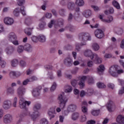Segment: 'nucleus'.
<instances>
[{
  "instance_id": "42",
  "label": "nucleus",
  "mask_w": 124,
  "mask_h": 124,
  "mask_svg": "<svg viewBox=\"0 0 124 124\" xmlns=\"http://www.w3.org/2000/svg\"><path fill=\"white\" fill-rule=\"evenodd\" d=\"M19 65L21 67H25L27 66V62L24 60H20L19 62Z\"/></svg>"
},
{
  "instance_id": "49",
  "label": "nucleus",
  "mask_w": 124,
  "mask_h": 124,
  "mask_svg": "<svg viewBox=\"0 0 124 124\" xmlns=\"http://www.w3.org/2000/svg\"><path fill=\"white\" fill-rule=\"evenodd\" d=\"M67 30H69L70 31L73 32L75 31V28L72 25H69L67 27Z\"/></svg>"
},
{
  "instance_id": "45",
  "label": "nucleus",
  "mask_w": 124,
  "mask_h": 124,
  "mask_svg": "<svg viewBox=\"0 0 124 124\" xmlns=\"http://www.w3.org/2000/svg\"><path fill=\"white\" fill-rule=\"evenodd\" d=\"M79 81V78H77L76 79H73L72 80L71 84L73 87H75Z\"/></svg>"
},
{
  "instance_id": "33",
  "label": "nucleus",
  "mask_w": 124,
  "mask_h": 124,
  "mask_svg": "<svg viewBox=\"0 0 124 124\" xmlns=\"http://www.w3.org/2000/svg\"><path fill=\"white\" fill-rule=\"evenodd\" d=\"M6 93L8 94H13L14 93V89L12 87H9L6 90Z\"/></svg>"
},
{
  "instance_id": "19",
  "label": "nucleus",
  "mask_w": 124,
  "mask_h": 124,
  "mask_svg": "<svg viewBox=\"0 0 124 124\" xmlns=\"http://www.w3.org/2000/svg\"><path fill=\"white\" fill-rule=\"evenodd\" d=\"M5 51L8 55H11L15 51V47L12 46H8L5 48Z\"/></svg>"
},
{
  "instance_id": "53",
  "label": "nucleus",
  "mask_w": 124,
  "mask_h": 124,
  "mask_svg": "<svg viewBox=\"0 0 124 124\" xmlns=\"http://www.w3.org/2000/svg\"><path fill=\"white\" fill-rule=\"evenodd\" d=\"M56 87H57V84L56 83V82H54L50 88L51 92H54L56 90Z\"/></svg>"
},
{
  "instance_id": "32",
  "label": "nucleus",
  "mask_w": 124,
  "mask_h": 124,
  "mask_svg": "<svg viewBox=\"0 0 124 124\" xmlns=\"http://www.w3.org/2000/svg\"><path fill=\"white\" fill-rule=\"evenodd\" d=\"M11 65L13 67H16L18 65V62L17 59H14L11 61Z\"/></svg>"
},
{
  "instance_id": "58",
  "label": "nucleus",
  "mask_w": 124,
  "mask_h": 124,
  "mask_svg": "<svg viewBox=\"0 0 124 124\" xmlns=\"http://www.w3.org/2000/svg\"><path fill=\"white\" fill-rule=\"evenodd\" d=\"M68 1H69V0H61L60 3L62 5H66Z\"/></svg>"
},
{
  "instance_id": "62",
  "label": "nucleus",
  "mask_w": 124,
  "mask_h": 124,
  "mask_svg": "<svg viewBox=\"0 0 124 124\" xmlns=\"http://www.w3.org/2000/svg\"><path fill=\"white\" fill-rule=\"evenodd\" d=\"M30 82H33V81H37V78L35 76H32L29 78Z\"/></svg>"
},
{
  "instance_id": "40",
  "label": "nucleus",
  "mask_w": 124,
  "mask_h": 124,
  "mask_svg": "<svg viewBox=\"0 0 124 124\" xmlns=\"http://www.w3.org/2000/svg\"><path fill=\"white\" fill-rule=\"evenodd\" d=\"M93 89L92 88H89L87 90V92L86 94L88 96H91V95H93Z\"/></svg>"
},
{
  "instance_id": "60",
  "label": "nucleus",
  "mask_w": 124,
  "mask_h": 124,
  "mask_svg": "<svg viewBox=\"0 0 124 124\" xmlns=\"http://www.w3.org/2000/svg\"><path fill=\"white\" fill-rule=\"evenodd\" d=\"M29 82H31L29 78H27L23 81L22 84L23 86H27V85L29 84Z\"/></svg>"
},
{
  "instance_id": "2",
  "label": "nucleus",
  "mask_w": 124,
  "mask_h": 124,
  "mask_svg": "<svg viewBox=\"0 0 124 124\" xmlns=\"http://www.w3.org/2000/svg\"><path fill=\"white\" fill-rule=\"evenodd\" d=\"M79 38L81 41H82L80 43L81 46H85L87 45V41H90L92 40V36L88 33H82L79 35Z\"/></svg>"
},
{
  "instance_id": "3",
  "label": "nucleus",
  "mask_w": 124,
  "mask_h": 124,
  "mask_svg": "<svg viewBox=\"0 0 124 124\" xmlns=\"http://www.w3.org/2000/svg\"><path fill=\"white\" fill-rule=\"evenodd\" d=\"M41 108V106L39 104H36L34 105L33 107V112L32 114H31V119H33V120H35L38 117V114L39 113L38 112V110Z\"/></svg>"
},
{
  "instance_id": "35",
  "label": "nucleus",
  "mask_w": 124,
  "mask_h": 124,
  "mask_svg": "<svg viewBox=\"0 0 124 124\" xmlns=\"http://www.w3.org/2000/svg\"><path fill=\"white\" fill-rule=\"evenodd\" d=\"M112 4L113 6H114V7H115V8H116L117 9H120L121 6H120V4L119 3V2H118V1L115 0H113L112 1Z\"/></svg>"
},
{
  "instance_id": "63",
  "label": "nucleus",
  "mask_w": 124,
  "mask_h": 124,
  "mask_svg": "<svg viewBox=\"0 0 124 124\" xmlns=\"http://www.w3.org/2000/svg\"><path fill=\"white\" fill-rule=\"evenodd\" d=\"M62 76V70H58L57 71V77H58V78H61Z\"/></svg>"
},
{
  "instance_id": "9",
  "label": "nucleus",
  "mask_w": 124,
  "mask_h": 124,
  "mask_svg": "<svg viewBox=\"0 0 124 124\" xmlns=\"http://www.w3.org/2000/svg\"><path fill=\"white\" fill-rule=\"evenodd\" d=\"M84 55L85 57L90 58L91 60H93L94 58V53H93V51L90 49H86L85 50Z\"/></svg>"
},
{
  "instance_id": "27",
  "label": "nucleus",
  "mask_w": 124,
  "mask_h": 124,
  "mask_svg": "<svg viewBox=\"0 0 124 124\" xmlns=\"http://www.w3.org/2000/svg\"><path fill=\"white\" fill-rule=\"evenodd\" d=\"M82 15H83L85 18H89V17H91V16L92 15V11H91V10L84 11L82 13Z\"/></svg>"
},
{
  "instance_id": "23",
  "label": "nucleus",
  "mask_w": 124,
  "mask_h": 124,
  "mask_svg": "<svg viewBox=\"0 0 124 124\" xmlns=\"http://www.w3.org/2000/svg\"><path fill=\"white\" fill-rule=\"evenodd\" d=\"M9 76L11 78H15V77H19V76H21V73L19 72L16 73V72L12 71L10 72Z\"/></svg>"
},
{
  "instance_id": "48",
  "label": "nucleus",
  "mask_w": 124,
  "mask_h": 124,
  "mask_svg": "<svg viewBox=\"0 0 124 124\" xmlns=\"http://www.w3.org/2000/svg\"><path fill=\"white\" fill-rule=\"evenodd\" d=\"M80 120L81 123H84L87 121V117H86V115H81Z\"/></svg>"
},
{
  "instance_id": "22",
  "label": "nucleus",
  "mask_w": 124,
  "mask_h": 124,
  "mask_svg": "<svg viewBox=\"0 0 124 124\" xmlns=\"http://www.w3.org/2000/svg\"><path fill=\"white\" fill-rule=\"evenodd\" d=\"M77 108V106H76V105L71 104L68 106L67 110L69 112H74Z\"/></svg>"
},
{
  "instance_id": "57",
  "label": "nucleus",
  "mask_w": 124,
  "mask_h": 124,
  "mask_svg": "<svg viewBox=\"0 0 124 124\" xmlns=\"http://www.w3.org/2000/svg\"><path fill=\"white\" fill-rule=\"evenodd\" d=\"M0 65L2 67V68H4L5 67V65H6V62L4 60H2L0 62Z\"/></svg>"
},
{
  "instance_id": "64",
  "label": "nucleus",
  "mask_w": 124,
  "mask_h": 124,
  "mask_svg": "<svg viewBox=\"0 0 124 124\" xmlns=\"http://www.w3.org/2000/svg\"><path fill=\"white\" fill-rule=\"evenodd\" d=\"M31 39L33 42H37V41H38V37L33 36L31 37Z\"/></svg>"
},
{
  "instance_id": "39",
  "label": "nucleus",
  "mask_w": 124,
  "mask_h": 124,
  "mask_svg": "<svg viewBox=\"0 0 124 124\" xmlns=\"http://www.w3.org/2000/svg\"><path fill=\"white\" fill-rule=\"evenodd\" d=\"M13 14L14 15H15V16L18 17V16L20 15V10H19V8H15V10H14Z\"/></svg>"
},
{
  "instance_id": "6",
  "label": "nucleus",
  "mask_w": 124,
  "mask_h": 124,
  "mask_svg": "<svg viewBox=\"0 0 124 124\" xmlns=\"http://www.w3.org/2000/svg\"><path fill=\"white\" fill-rule=\"evenodd\" d=\"M17 94L20 98H23L22 96L26 93V88L24 86H21L18 88L17 90Z\"/></svg>"
},
{
  "instance_id": "31",
  "label": "nucleus",
  "mask_w": 124,
  "mask_h": 124,
  "mask_svg": "<svg viewBox=\"0 0 124 124\" xmlns=\"http://www.w3.org/2000/svg\"><path fill=\"white\" fill-rule=\"evenodd\" d=\"M32 31V29L31 28H27L24 30V32L27 34V35H28V36H30V35H31V32Z\"/></svg>"
},
{
  "instance_id": "11",
  "label": "nucleus",
  "mask_w": 124,
  "mask_h": 124,
  "mask_svg": "<svg viewBox=\"0 0 124 124\" xmlns=\"http://www.w3.org/2000/svg\"><path fill=\"white\" fill-rule=\"evenodd\" d=\"M109 74L113 76V77H118V74H117V68L114 66L110 67L108 71Z\"/></svg>"
},
{
  "instance_id": "7",
  "label": "nucleus",
  "mask_w": 124,
  "mask_h": 124,
  "mask_svg": "<svg viewBox=\"0 0 124 124\" xmlns=\"http://www.w3.org/2000/svg\"><path fill=\"white\" fill-rule=\"evenodd\" d=\"M87 79V76H82L80 78H78V85L79 86L80 89H84L85 87V81Z\"/></svg>"
},
{
  "instance_id": "54",
  "label": "nucleus",
  "mask_w": 124,
  "mask_h": 124,
  "mask_svg": "<svg viewBox=\"0 0 124 124\" xmlns=\"http://www.w3.org/2000/svg\"><path fill=\"white\" fill-rule=\"evenodd\" d=\"M64 50L68 51L69 50H72V46L69 45L65 46L64 47Z\"/></svg>"
},
{
  "instance_id": "15",
  "label": "nucleus",
  "mask_w": 124,
  "mask_h": 124,
  "mask_svg": "<svg viewBox=\"0 0 124 124\" xmlns=\"http://www.w3.org/2000/svg\"><path fill=\"white\" fill-rule=\"evenodd\" d=\"M4 23L5 25L10 26L14 23V20L11 17H6L4 18Z\"/></svg>"
},
{
  "instance_id": "50",
  "label": "nucleus",
  "mask_w": 124,
  "mask_h": 124,
  "mask_svg": "<svg viewBox=\"0 0 124 124\" xmlns=\"http://www.w3.org/2000/svg\"><path fill=\"white\" fill-rule=\"evenodd\" d=\"M48 78L50 80H54L55 79V77L54 76V73L53 72H51L50 73H48Z\"/></svg>"
},
{
  "instance_id": "12",
  "label": "nucleus",
  "mask_w": 124,
  "mask_h": 124,
  "mask_svg": "<svg viewBox=\"0 0 124 124\" xmlns=\"http://www.w3.org/2000/svg\"><path fill=\"white\" fill-rule=\"evenodd\" d=\"M2 107L5 110H8V109H10V107H11V101L8 100L4 101L3 102Z\"/></svg>"
},
{
  "instance_id": "55",
  "label": "nucleus",
  "mask_w": 124,
  "mask_h": 124,
  "mask_svg": "<svg viewBox=\"0 0 124 124\" xmlns=\"http://www.w3.org/2000/svg\"><path fill=\"white\" fill-rule=\"evenodd\" d=\"M91 7L96 12H97V11H99V10H100V8L99 7H98L97 6L92 5V6H91Z\"/></svg>"
},
{
  "instance_id": "17",
  "label": "nucleus",
  "mask_w": 124,
  "mask_h": 124,
  "mask_svg": "<svg viewBox=\"0 0 124 124\" xmlns=\"http://www.w3.org/2000/svg\"><path fill=\"white\" fill-rule=\"evenodd\" d=\"M114 31L115 33L118 35H122L124 33V30L120 27H115L114 28Z\"/></svg>"
},
{
  "instance_id": "26",
  "label": "nucleus",
  "mask_w": 124,
  "mask_h": 124,
  "mask_svg": "<svg viewBox=\"0 0 124 124\" xmlns=\"http://www.w3.org/2000/svg\"><path fill=\"white\" fill-rule=\"evenodd\" d=\"M80 117V114L78 112H74L72 114L71 119L73 121H77Z\"/></svg>"
},
{
  "instance_id": "56",
  "label": "nucleus",
  "mask_w": 124,
  "mask_h": 124,
  "mask_svg": "<svg viewBox=\"0 0 124 124\" xmlns=\"http://www.w3.org/2000/svg\"><path fill=\"white\" fill-rule=\"evenodd\" d=\"M20 12L23 15V16H25L26 15V11L25 10V7L21 6L20 8Z\"/></svg>"
},
{
  "instance_id": "28",
  "label": "nucleus",
  "mask_w": 124,
  "mask_h": 124,
  "mask_svg": "<svg viewBox=\"0 0 124 124\" xmlns=\"http://www.w3.org/2000/svg\"><path fill=\"white\" fill-rule=\"evenodd\" d=\"M117 122L120 124H124V117L123 115H119L117 118Z\"/></svg>"
},
{
  "instance_id": "34",
  "label": "nucleus",
  "mask_w": 124,
  "mask_h": 124,
  "mask_svg": "<svg viewBox=\"0 0 124 124\" xmlns=\"http://www.w3.org/2000/svg\"><path fill=\"white\" fill-rule=\"evenodd\" d=\"M38 40L40 42H45L46 41V37L43 35H39L38 36Z\"/></svg>"
},
{
  "instance_id": "16",
  "label": "nucleus",
  "mask_w": 124,
  "mask_h": 124,
  "mask_svg": "<svg viewBox=\"0 0 124 124\" xmlns=\"http://www.w3.org/2000/svg\"><path fill=\"white\" fill-rule=\"evenodd\" d=\"M41 86H39L33 90L32 91V93L35 97L38 96L39 94H40V91L41 90Z\"/></svg>"
},
{
  "instance_id": "59",
  "label": "nucleus",
  "mask_w": 124,
  "mask_h": 124,
  "mask_svg": "<svg viewBox=\"0 0 124 124\" xmlns=\"http://www.w3.org/2000/svg\"><path fill=\"white\" fill-rule=\"evenodd\" d=\"M59 13L61 16H64L65 15V10L63 9H61L59 11Z\"/></svg>"
},
{
  "instance_id": "14",
  "label": "nucleus",
  "mask_w": 124,
  "mask_h": 124,
  "mask_svg": "<svg viewBox=\"0 0 124 124\" xmlns=\"http://www.w3.org/2000/svg\"><path fill=\"white\" fill-rule=\"evenodd\" d=\"M12 121V116L10 114H6L3 117V122L5 124H9Z\"/></svg>"
},
{
  "instance_id": "38",
  "label": "nucleus",
  "mask_w": 124,
  "mask_h": 124,
  "mask_svg": "<svg viewBox=\"0 0 124 124\" xmlns=\"http://www.w3.org/2000/svg\"><path fill=\"white\" fill-rule=\"evenodd\" d=\"M25 23L27 26H30L32 23V20L31 17H28L25 19Z\"/></svg>"
},
{
  "instance_id": "29",
  "label": "nucleus",
  "mask_w": 124,
  "mask_h": 124,
  "mask_svg": "<svg viewBox=\"0 0 124 124\" xmlns=\"http://www.w3.org/2000/svg\"><path fill=\"white\" fill-rule=\"evenodd\" d=\"M76 4L78 6H83L85 4V2L84 0H76Z\"/></svg>"
},
{
  "instance_id": "61",
  "label": "nucleus",
  "mask_w": 124,
  "mask_h": 124,
  "mask_svg": "<svg viewBox=\"0 0 124 124\" xmlns=\"http://www.w3.org/2000/svg\"><path fill=\"white\" fill-rule=\"evenodd\" d=\"M112 57H113V55H112V54L110 53H106L104 55V58H105L106 59H111Z\"/></svg>"
},
{
  "instance_id": "47",
  "label": "nucleus",
  "mask_w": 124,
  "mask_h": 124,
  "mask_svg": "<svg viewBox=\"0 0 124 124\" xmlns=\"http://www.w3.org/2000/svg\"><path fill=\"white\" fill-rule=\"evenodd\" d=\"M87 78L88 79V83L91 85L92 84H93V78L92 77L87 76Z\"/></svg>"
},
{
  "instance_id": "30",
  "label": "nucleus",
  "mask_w": 124,
  "mask_h": 124,
  "mask_svg": "<svg viewBox=\"0 0 124 124\" xmlns=\"http://www.w3.org/2000/svg\"><path fill=\"white\" fill-rule=\"evenodd\" d=\"M75 7V4L73 2H69L67 5V8L69 10H73Z\"/></svg>"
},
{
  "instance_id": "21",
  "label": "nucleus",
  "mask_w": 124,
  "mask_h": 124,
  "mask_svg": "<svg viewBox=\"0 0 124 124\" xmlns=\"http://www.w3.org/2000/svg\"><path fill=\"white\" fill-rule=\"evenodd\" d=\"M9 40L12 42V41L14 40H16L17 39V36H16V34L15 33L12 32L10 33L9 34L8 36Z\"/></svg>"
},
{
  "instance_id": "46",
  "label": "nucleus",
  "mask_w": 124,
  "mask_h": 124,
  "mask_svg": "<svg viewBox=\"0 0 124 124\" xmlns=\"http://www.w3.org/2000/svg\"><path fill=\"white\" fill-rule=\"evenodd\" d=\"M99 113H100V110H93L92 111V114L93 116H98L99 115Z\"/></svg>"
},
{
  "instance_id": "25",
  "label": "nucleus",
  "mask_w": 124,
  "mask_h": 124,
  "mask_svg": "<svg viewBox=\"0 0 124 124\" xmlns=\"http://www.w3.org/2000/svg\"><path fill=\"white\" fill-rule=\"evenodd\" d=\"M104 70H105V67H104V65L103 64L100 65L97 68V71L100 75H102L103 71H104Z\"/></svg>"
},
{
  "instance_id": "20",
  "label": "nucleus",
  "mask_w": 124,
  "mask_h": 124,
  "mask_svg": "<svg viewBox=\"0 0 124 124\" xmlns=\"http://www.w3.org/2000/svg\"><path fill=\"white\" fill-rule=\"evenodd\" d=\"M94 56L93 59H94L93 60V61L95 63H101V62H102V59L100 58L96 53H94Z\"/></svg>"
},
{
  "instance_id": "1",
  "label": "nucleus",
  "mask_w": 124,
  "mask_h": 124,
  "mask_svg": "<svg viewBox=\"0 0 124 124\" xmlns=\"http://www.w3.org/2000/svg\"><path fill=\"white\" fill-rule=\"evenodd\" d=\"M59 104V107L61 109H63L65 107V104L67 102V97L64 95V93H62L58 94L57 98Z\"/></svg>"
},
{
  "instance_id": "37",
  "label": "nucleus",
  "mask_w": 124,
  "mask_h": 124,
  "mask_svg": "<svg viewBox=\"0 0 124 124\" xmlns=\"http://www.w3.org/2000/svg\"><path fill=\"white\" fill-rule=\"evenodd\" d=\"M113 13H114V8H113V7L110 8L108 11H105V14H106V15H108L109 14H113Z\"/></svg>"
},
{
  "instance_id": "24",
  "label": "nucleus",
  "mask_w": 124,
  "mask_h": 124,
  "mask_svg": "<svg viewBox=\"0 0 124 124\" xmlns=\"http://www.w3.org/2000/svg\"><path fill=\"white\" fill-rule=\"evenodd\" d=\"M23 47L25 51H26L27 52H31V51H32L31 46L29 44H25Z\"/></svg>"
},
{
  "instance_id": "43",
  "label": "nucleus",
  "mask_w": 124,
  "mask_h": 124,
  "mask_svg": "<svg viewBox=\"0 0 124 124\" xmlns=\"http://www.w3.org/2000/svg\"><path fill=\"white\" fill-rule=\"evenodd\" d=\"M72 92V87L71 86L67 85L65 90V93H71Z\"/></svg>"
},
{
  "instance_id": "13",
  "label": "nucleus",
  "mask_w": 124,
  "mask_h": 124,
  "mask_svg": "<svg viewBox=\"0 0 124 124\" xmlns=\"http://www.w3.org/2000/svg\"><path fill=\"white\" fill-rule=\"evenodd\" d=\"M64 64L66 65V66L70 67V66H72V64H73V61L72 59L69 57L66 58L63 61Z\"/></svg>"
},
{
  "instance_id": "41",
  "label": "nucleus",
  "mask_w": 124,
  "mask_h": 124,
  "mask_svg": "<svg viewBox=\"0 0 124 124\" xmlns=\"http://www.w3.org/2000/svg\"><path fill=\"white\" fill-rule=\"evenodd\" d=\"M97 86L99 89H104L105 88H106V85L102 82L97 83Z\"/></svg>"
},
{
  "instance_id": "18",
  "label": "nucleus",
  "mask_w": 124,
  "mask_h": 124,
  "mask_svg": "<svg viewBox=\"0 0 124 124\" xmlns=\"http://www.w3.org/2000/svg\"><path fill=\"white\" fill-rule=\"evenodd\" d=\"M48 115L50 117V120L55 118V115H56V110L54 108H51L48 111Z\"/></svg>"
},
{
  "instance_id": "51",
  "label": "nucleus",
  "mask_w": 124,
  "mask_h": 124,
  "mask_svg": "<svg viewBox=\"0 0 124 124\" xmlns=\"http://www.w3.org/2000/svg\"><path fill=\"white\" fill-rule=\"evenodd\" d=\"M24 51V46H19L17 47V52L18 53H22Z\"/></svg>"
},
{
  "instance_id": "5",
  "label": "nucleus",
  "mask_w": 124,
  "mask_h": 124,
  "mask_svg": "<svg viewBox=\"0 0 124 124\" xmlns=\"http://www.w3.org/2000/svg\"><path fill=\"white\" fill-rule=\"evenodd\" d=\"M107 108L109 112H112L116 109V106L112 101L109 100L107 105Z\"/></svg>"
},
{
  "instance_id": "52",
  "label": "nucleus",
  "mask_w": 124,
  "mask_h": 124,
  "mask_svg": "<svg viewBox=\"0 0 124 124\" xmlns=\"http://www.w3.org/2000/svg\"><path fill=\"white\" fill-rule=\"evenodd\" d=\"M40 123L41 124H48V120L45 118L42 119L40 121Z\"/></svg>"
},
{
  "instance_id": "10",
  "label": "nucleus",
  "mask_w": 124,
  "mask_h": 124,
  "mask_svg": "<svg viewBox=\"0 0 124 124\" xmlns=\"http://www.w3.org/2000/svg\"><path fill=\"white\" fill-rule=\"evenodd\" d=\"M26 116H31V112L29 111H27L25 113L21 114L19 115V119L18 120L17 122V124H21V122H23V119Z\"/></svg>"
},
{
  "instance_id": "36",
  "label": "nucleus",
  "mask_w": 124,
  "mask_h": 124,
  "mask_svg": "<svg viewBox=\"0 0 124 124\" xmlns=\"http://www.w3.org/2000/svg\"><path fill=\"white\" fill-rule=\"evenodd\" d=\"M92 49H93L94 51H98L99 49V45L96 43H93L92 45Z\"/></svg>"
},
{
  "instance_id": "8",
  "label": "nucleus",
  "mask_w": 124,
  "mask_h": 124,
  "mask_svg": "<svg viewBox=\"0 0 124 124\" xmlns=\"http://www.w3.org/2000/svg\"><path fill=\"white\" fill-rule=\"evenodd\" d=\"M95 36L98 38L99 39H101L104 36V33H103V31L100 29H97L94 31Z\"/></svg>"
},
{
  "instance_id": "44",
  "label": "nucleus",
  "mask_w": 124,
  "mask_h": 124,
  "mask_svg": "<svg viewBox=\"0 0 124 124\" xmlns=\"http://www.w3.org/2000/svg\"><path fill=\"white\" fill-rule=\"evenodd\" d=\"M108 20H103L104 23H111L112 21H113V16H108Z\"/></svg>"
},
{
  "instance_id": "4",
  "label": "nucleus",
  "mask_w": 124,
  "mask_h": 124,
  "mask_svg": "<svg viewBox=\"0 0 124 124\" xmlns=\"http://www.w3.org/2000/svg\"><path fill=\"white\" fill-rule=\"evenodd\" d=\"M19 107L21 109H24V110H26L28 111V108H27V105L28 106H30L31 104V101H27L25 100L24 98H21L19 100Z\"/></svg>"
}]
</instances>
